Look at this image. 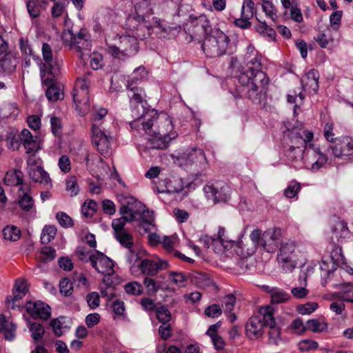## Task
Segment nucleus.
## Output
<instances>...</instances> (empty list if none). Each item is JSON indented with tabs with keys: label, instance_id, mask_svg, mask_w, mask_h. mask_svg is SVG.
<instances>
[{
	"label": "nucleus",
	"instance_id": "14",
	"mask_svg": "<svg viewBox=\"0 0 353 353\" xmlns=\"http://www.w3.org/2000/svg\"><path fill=\"white\" fill-rule=\"evenodd\" d=\"M91 138L92 144L101 154H110L112 137L106 132L105 128L92 125Z\"/></svg>",
	"mask_w": 353,
	"mask_h": 353
},
{
	"label": "nucleus",
	"instance_id": "7",
	"mask_svg": "<svg viewBox=\"0 0 353 353\" xmlns=\"http://www.w3.org/2000/svg\"><path fill=\"white\" fill-rule=\"evenodd\" d=\"M63 43L79 53V58L85 61V57L89 55L91 50L90 35L85 29H81L77 34L70 30L64 31L62 35Z\"/></svg>",
	"mask_w": 353,
	"mask_h": 353
},
{
	"label": "nucleus",
	"instance_id": "36",
	"mask_svg": "<svg viewBox=\"0 0 353 353\" xmlns=\"http://www.w3.org/2000/svg\"><path fill=\"white\" fill-rule=\"evenodd\" d=\"M22 176V172L20 170H14L6 173L4 181L8 185H19L23 182Z\"/></svg>",
	"mask_w": 353,
	"mask_h": 353
},
{
	"label": "nucleus",
	"instance_id": "29",
	"mask_svg": "<svg viewBox=\"0 0 353 353\" xmlns=\"http://www.w3.org/2000/svg\"><path fill=\"white\" fill-rule=\"evenodd\" d=\"M72 97L77 109L84 114L88 110L89 92L85 90L73 91Z\"/></svg>",
	"mask_w": 353,
	"mask_h": 353
},
{
	"label": "nucleus",
	"instance_id": "51",
	"mask_svg": "<svg viewBox=\"0 0 353 353\" xmlns=\"http://www.w3.org/2000/svg\"><path fill=\"white\" fill-rule=\"evenodd\" d=\"M76 254L79 260L83 262L91 263V256L94 255V251L88 250L85 247L79 246L76 250Z\"/></svg>",
	"mask_w": 353,
	"mask_h": 353
},
{
	"label": "nucleus",
	"instance_id": "59",
	"mask_svg": "<svg viewBox=\"0 0 353 353\" xmlns=\"http://www.w3.org/2000/svg\"><path fill=\"white\" fill-rule=\"evenodd\" d=\"M59 288L61 294L64 296H69L72 294V284L68 279L64 278L59 283Z\"/></svg>",
	"mask_w": 353,
	"mask_h": 353
},
{
	"label": "nucleus",
	"instance_id": "18",
	"mask_svg": "<svg viewBox=\"0 0 353 353\" xmlns=\"http://www.w3.org/2000/svg\"><path fill=\"white\" fill-rule=\"evenodd\" d=\"M330 229V240L334 244L342 243L350 236L347 223L338 218L332 221Z\"/></svg>",
	"mask_w": 353,
	"mask_h": 353
},
{
	"label": "nucleus",
	"instance_id": "50",
	"mask_svg": "<svg viewBox=\"0 0 353 353\" xmlns=\"http://www.w3.org/2000/svg\"><path fill=\"white\" fill-rule=\"evenodd\" d=\"M66 190L72 196H76L79 193V189L75 176H70L66 180Z\"/></svg>",
	"mask_w": 353,
	"mask_h": 353
},
{
	"label": "nucleus",
	"instance_id": "37",
	"mask_svg": "<svg viewBox=\"0 0 353 353\" xmlns=\"http://www.w3.org/2000/svg\"><path fill=\"white\" fill-rule=\"evenodd\" d=\"M19 205L24 211H30L34 206V200L32 196L23 190L22 188H19Z\"/></svg>",
	"mask_w": 353,
	"mask_h": 353
},
{
	"label": "nucleus",
	"instance_id": "1",
	"mask_svg": "<svg viewBox=\"0 0 353 353\" xmlns=\"http://www.w3.org/2000/svg\"><path fill=\"white\" fill-rule=\"evenodd\" d=\"M130 125L139 135L150 136L146 143L148 149H165L178 136L174 130L172 119L167 114H159L154 109L148 110L143 117L130 122Z\"/></svg>",
	"mask_w": 353,
	"mask_h": 353
},
{
	"label": "nucleus",
	"instance_id": "4",
	"mask_svg": "<svg viewBox=\"0 0 353 353\" xmlns=\"http://www.w3.org/2000/svg\"><path fill=\"white\" fill-rule=\"evenodd\" d=\"M239 81L243 87L247 88L250 99L253 102L259 101V95L265 94L269 79L263 71L254 72L252 74L242 72L239 76Z\"/></svg>",
	"mask_w": 353,
	"mask_h": 353
},
{
	"label": "nucleus",
	"instance_id": "21",
	"mask_svg": "<svg viewBox=\"0 0 353 353\" xmlns=\"http://www.w3.org/2000/svg\"><path fill=\"white\" fill-rule=\"evenodd\" d=\"M26 309L27 312L34 319L48 320L51 316L50 307L42 301L26 303Z\"/></svg>",
	"mask_w": 353,
	"mask_h": 353
},
{
	"label": "nucleus",
	"instance_id": "24",
	"mask_svg": "<svg viewBox=\"0 0 353 353\" xmlns=\"http://www.w3.org/2000/svg\"><path fill=\"white\" fill-rule=\"evenodd\" d=\"M168 266V263L166 261H154L150 259H143L139 265V268L143 274L154 276L157 274L159 270L165 269Z\"/></svg>",
	"mask_w": 353,
	"mask_h": 353
},
{
	"label": "nucleus",
	"instance_id": "47",
	"mask_svg": "<svg viewBox=\"0 0 353 353\" xmlns=\"http://www.w3.org/2000/svg\"><path fill=\"white\" fill-rule=\"evenodd\" d=\"M97 210V204L95 201L90 200L85 201L81 207V212L85 217H92Z\"/></svg>",
	"mask_w": 353,
	"mask_h": 353
},
{
	"label": "nucleus",
	"instance_id": "8",
	"mask_svg": "<svg viewBox=\"0 0 353 353\" xmlns=\"http://www.w3.org/2000/svg\"><path fill=\"white\" fill-rule=\"evenodd\" d=\"M202 44V49L208 57H217L225 54L229 47V37L219 29L210 31Z\"/></svg>",
	"mask_w": 353,
	"mask_h": 353
},
{
	"label": "nucleus",
	"instance_id": "60",
	"mask_svg": "<svg viewBox=\"0 0 353 353\" xmlns=\"http://www.w3.org/2000/svg\"><path fill=\"white\" fill-rule=\"evenodd\" d=\"M21 144V133L17 136H9L7 139L8 147L12 150H18Z\"/></svg>",
	"mask_w": 353,
	"mask_h": 353
},
{
	"label": "nucleus",
	"instance_id": "5",
	"mask_svg": "<svg viewBox=\"0 0 353 353\" xmlns=\"http://www.w3.org/2000/svg\"><path fill=\"white\" fill-rule=\"evenodd\" d=\"M177 161L181 166L189 169L196 177L202 176L208 166L204 151L198 148H192L181 153L177 157Z\"/></svg>",
	"mask_w": 353,
	"mask_h": 353
},
{
	"label": "nucleus",
	"instance_id": "17",
	"mask_svg": "<svg viewBox=\"0 0 353 353\" xmlns=\"http://www.w3.org/2000/svg\"><path fill=\"white\" fill-rule=\"evenodd\" d=\"M281 238L282 232L280 228H270L262 234V248L268 252H274L283 242Z\"/></svg>",
	"mask_w": 353,
	"mask_h": 353
},
{
	"label": "nucleus",
	"instance_id": "61",
	"mask_svg": "<svg viewBox=\"0 0 353 353\" xmlns=\"http://www.w3.org/2000/svg\"><path fill=\"white\" fill-rule=\"evenodd\" d=\"M318 304L316 303L309 302L305 304L299 305L298 311L301 314H310L316 310Z\"/></svg>",
	"mask_w": 353,
	"mask_h": 353
},
{
	"label": "nucleus",
	"instance_id": "38",
	"mask_svg": "<svg viewBox=\"0 0 353 353\" xmlns=\"http://www.w3.org/2000/svg\"><path fill=\"white\" fill-rule=\"evenodd\" d=\"M53 80L51 83H48L46 85H49L46 92V95L49 101H56L57 100L63 99V92L57 86L52 84Z\"/></svg>",
	"mask_w": 353,
	"mask_h": 353
},
{
	"label": "nucleus",
	"instance_id": "12",
	"mask_svg": "<svg viewBox=\"0 0 353 353\" xmlns=\"http://www.w3.org/2000/svg\"><path fill=\"white\" fill-rule=\"evenodd\" d=\"M91 265L99 273L104 275L103 282L106 285L114 284L111 276L114 274V264L112 261L104 254L94 250V255L91 256Z\"/></svg>",
	"mask_w": 353,
	"mask_h": 353
},
{
	"label": "nucleus",
	"instance_id": "58",
	"mask_svg": "<svg viewBox=\"0 0 353 353\" xmlns=\"http://www.w3.org/2000/svg\"><path fill=\"white\" fill-rule=\"evenodd\" d=\"M236 303V298L234 296L230 294L226 296L223 301L222 307L225 313H229L234 310Z\"/></svg>",
	"mask_w": 353,
	"mask_h": 353
},
{
	"label": "nucleus",
	"instance_id": "55",
	"mask_svg": "<svg viewBox=\"0 0 353 353\" xmlns=\"http://www.w3.org/2000/svg\"><path fill=\"white\" fill-rule=\"evenodd\" d=\"M262 9L265 13L266 16L270 17L272 21H274L276 19V10L271 2L268 1H264L262 5Z\"/></svg>",
	"mask_w": 353,
	"mask_h": 353
},
{
	"label": "nucleus",
	"instance_id": "11",
	"mask_svg": "<svg viewBox=\"0 0 353 353\" xmlns=\"http://www.w3.org/2000/svg\"><path fill=\"white\" fill-rule=\"evenodd\" d=\"M138 49L139 43L136 37L123 35L119 37V46H108L107 51L114 58L122 59L135 55Z\"/></svg>",
	"mask_w": 353,
	"mask_h": 353
},
{
	"label": "nucleus",
	"instance_id": "19",
	"mask_svg": "<svg viewBox=\"0 0 353 353\" xmlns=\"http://www.w3.org/2000/svg\"><path fill=\"white\" fill-rule=\"evenodd\" d=\"M119 213L122 215L121 217L113 219L112 222V227L114 230V234H118L120 232L125 231L124 226L127 222H134L137 211L134 209L130 208L128 203L127 205H123L120 210Z\"/></svg>",
	"mask_w": 353,
	"mask_h": 353
},
{
	"label": "nucleus",
	"instance_id": "30",
	"mask_svg": "<svg viewBox=\"0 0 353 353\" xmlns=\"http://www.w3.org/2000/svg\"><path fill=\"white\" fill-rule=\"evenodd\" d=\"M16 328V325L7 321L3 315L0 316V334L3 333L6 340L11 341L15 339Z\"/></svg>",
	"mask_w": 353,
	"mask_h": 353
},
{
	"label": "nucleus",
	"instance_id": "3",
	"mask_svg": "<svg viewBox=\"0 0 353 353\" xmlns=\"http://www.w3.org/2000/svg\"><path fill=\"white\" fill-rule=\"evenodd\" d=\"M342 261V255L338 253H332L331 256L322 259L320 263L321 284L326 286L331 283L334 288L341 287V291L335 296L343 301L353 303V283H342L337 279L344 271L341 268Z\"/></svg>",
	"mask_w": 353,
	"mask_h": 353
},
{
	"label": "nucleus",
	"instance_id": "42",
	"mask_svg": "<svg viewBox=\"0 0 353 353\" xmlns=\"http://www.w3.org/2000/svg\"><path fill=\"white\" fill-rule=\"evenodd\" d=\"M256 12L255 4L252 0H244L241 10V17L251 19Z\"/></svg>",
	"mask_w": 353,
	"mask_h": 353
},
{
	"label": "nucleus",
	"instance_id": "40",
	"mask_svg": "<svg viewBox=\"0 0 353 353\" xmlns=\"http://www.w3.org/2000/svg\"><path fill=\"white\" fill-rule=\"evenodd\" d=\"M3 235L5 239L10 241H16L21 236L20 229L14 225H7L3 229Z\"/></svg>",
	"mask_w": 353,
	"mask_h": 353
},
{
	"label": "nucleus",
	"instance_id": "32",
	"mask_svg": "<svg viewBox=\"0 0 353 353\" xmlns=\"http://www.w3.org/2000/svg\"><path fill=\"white\" fill-rule=\"evenodd\" d=\"M260 316L262 318V321L264 326H272L276 325L275 319L274 317V309L270 305L261 307L259 311Z\"/></svg>",
	"mask_w": 353,
	"mask_h": 353
},
{
	"label": "nucleus",
	"instance_id": "13",
	"mask_svg": "<svg viewBox=\"0 0 353 353\" xmlns=\"http://www.w3.org/2000/svg\"><path fill=\"white\" fill-rule=\"evenodd\" d=\"M42 55L45 61V72L41 76L43 83L47 85L59 75L60 72V63L53 57L52 51L50 45L44 43L42 46Z\"/></svg>",
	"mask_w": 353,
	"mask_h": 353
},
{
	"label": "nucleus",
	"instance_id": "54",
	"mask_svg": "<svg viewBox=\"0 0 353 353\" xmlns=\"http://www.w3.org/2000/svg\"><path fill=\"white\" fill-rule=\"evenodd\" d=\"M86 302L91 310H95L100 305L99 294L96 292H92L87 294Z\"/></svg>",
	"mask_w": 353,
	"mask_h": 353
},
{
	"label": "nucleus",
	"instance_id": "23",
	"mask_svg": "<svg viewBox=\"0 0 353 353\" xmlns=\"http://www.w3.org/2000/svg\"><path fill=\"white\" fill-rule=\"evenodd\" d=\"M28 292V288L25 281L17 279L14 283L12 296L6 298V304L8 308L16 309L18 305L16 302L22 299Z\"/></svg>",
	"mask_w": 353,
	"mask_h": 353
},
{
	"label": "nucleus",
	"instance_id": "44",
	"mask_svg": "<svg viewBox=\"0 0 353 353\" xmlns=\"http://www.w3.org/2000/svg\"><path fill=\"white\" fill-rule=\"evenodd\" d=\"M57 228L53 225H46L43 228L41 235L42 244H48L56 236Z\"/></svg>",
	"mask_w": 353,
	"mask_h": 353
},
{
	"label": "nucleus",
	"instance_id": "6",
	"mask_svg": "<svg viewBox=\"0 0 353 353\" xmlns=\"http://www.w3.org/2000/svg\"><path fill=\"white\" fill-rule=\"evenodd\" d=\"M299 252L296 241L287 240L281 243L276 256L279 268L285 273L292 272L297 265Z\"/></svg>",
	"mask_w": 353,
	"mask_h": 353
},
{
	"label": "nucleus",
	"instance_id": "25",
	"mask_svg": "<svg viewBox=\"0 0 353 353\" xmlns=\"http://www.w3.org/2000/svg\"><path fill=\"white\" fill-rule=\"evenodd\" d=\"M21 141L26 154H36L40 149L39 138L33 136L28 129H23L21 132Z\"/></svg>",
	"mask_w": 353,
	"mask_h": 353
},
{
	"label": "nucleus",
	"instance_id": "45",
	"mask_svg": "<svg viewBox=\"0 0 353 353\" xmlns=\"http://www.w3.org/2000/svg\"><path fill=\"white\" fill-rule=\"evenodd\" d=\"M256 30L260 34L265 37L274 40L276 37V32L273 28L267 25L265 21H260V23L256 26Z\"/></svg>",
	"mask_w": 353,
	"mask_h": 353
},
{
	"label": "nucleus",
	"instance_id": "31",
	"mask_svg": "<svg viewBox=\"0 0 353 353\" xmlns=\"http://www.w3.org/2000/svg\"><path fill=\"white\" fill-rule=\"evenodd\" d=\"M261 57L259 54H254V56L245 55L244 63L248 68L245 72L252 74L254 72L261 70Z\"/></svg>",
	"mask_w": 353,
	"mask_h": 353
},
{
	"label": "nucleus",
	"instance_id": "64",
	"mask_svg": "<svg viewBox=\"0 0 353 353\" xmlns=\"http://www.w3.org/2000/svg\"><path fill=\"white\" fill-rule=\"evenodd\" d=\"M111 307L112 309L113 312L119 316H123L125 307V304L123 301H121L119 299H117L114 301L112 303Z\"/></svg>",
	"mask_w": 353,
	"mask_h": 353
},
{
	"label": "nucleus",
	"instance_id": "27",
	"mask_svg": "<svg viewBox=\"0 0 353 353\" xmlns=\"http://www.w3.org/2000/svg\"><path fill=\"white\" fill-rule=\"evenodd\" d=\"M190 23L192 27L196 28V33L206 35L211 31L210 21L205 15H199L198 17L190 16Z\"/></svg>",
	"mask_w": 353,
	"mask_h": 353
},
{
	"label": "nucleus",
	"instance_id": "63",
	"mask_svg": "<svg viewBox=\"0 0 353 353\" xmlns=\"http://www.w3.org/2000/svg\"><path fill=\"white\" fill-rule=\"evenodd\" d=\"M56 218L59 224L63 228H69L72 225V219L65 212H58L56 215Z\"/></svg>",
	"mask_w": 353,
	"mask_h": 353
},
{
	"label": "nucleus",
	"instance_id": "49",
	"mask_svg": "<svg viewBox=\"0 0 353 353\" xmlns=\"http://www.w3.org/2000/svg\"><path fill=\"white\" fill-rule=\"evenodd\" d=\"M147 70L145 67L139 66L135 68L131 74V77L128 83H132L134 85L138 81L144 79L147 76Z\"/></svg>",
	"mask_w": 353,
	"mask_h": 353
},
{
	"label": "nucleus",
	"instance_id": "56",
	"mask_svg": "<svg viewBox=\"0 0 353 353\" xmlns=\"http://www.w3.org/2000/svg\"><path fill=\"white\" fill-rule=\"evenodd\" d=\"M125 290L126 293L132 295H139L142 292V286L140 283L136 281L130 282L125 285Z\"/></svg>",
	"mask_w": 353,
	"mask_h": 353
},
{
	"label": "nucleus",
	"instance_id": "43",
	"mask_svg": "<svg viewBox=\"0 0 353 353\" xmlns=\"http://www.w3.org/2000/svg\"><path fill=\"white\" fill-rule=\"evenodd\" d=\"M154 28L157 29V32L161 37H166L172 30V28L167 25L164 20L154 17Z\"/></svg>",
	"mask_w": 353,
	"mask_h": 353
},
{
	"label": "nucleus",
	"instance_id": "62",
	"mask_svg": "<svg viewBox=\"0 0 353 353\" xmlns=\"http://www.w3.org/2000/svg\"><path fill=\"white\" fill-rule=\"evenodd\" d=\"M300 184L297 182H292L285 190L284 194L288 198H294L300 190Z\"/></svg>",
	"mask_w": 353,
	"mask_h": 353
},
{
	"label": "nucleus",
	"instance_id": "9",
	"mask_svg": "<svg viewBox=\"0 0 353 353\" xmlns=\"http://www.w3.org/2000/svg\"><path fill=\"white\" fill-rule=\"evenodd\" d=\"M200 242L203 243L206 248H209L210 245H212L214 248V251L217 253L228 250L233 248L235 244L242 249L245 246L241 239L238 241L230 239L226 235L225 228L222 227H219V228L216 239L208 235H203L200 238Z\"/></svg>",
	"mask_w": 353,
	"mask_h": 353
},
{
	"label": "nucleus",
	"instance_id": "41",
	"mask_svg": "<svg viewBox=\"0 0 353 353\" xmlns=\"http://www.w3.org/2000/svg\"><path fill=\"white\" fill-rule=\"evenodd\" d=\"M268 332L269 345H279L282 341L281 328L276 325L269 327Z\"/></svg>",
	"mask_w": 353,
	"mask_h": 353
},
{
	"label": "nucleus",
	"instance_id": "16",
	"mask_svg": "<svg viewBox=\"0 0 353 353\" xmlns=\"http://www.w3.org/2000/svg\"><path fill=\"white\" fill-rule=\"evenodd\" d=\"M204 191L214 203L226 201L230 194V187L223 181H216L204 187Z\"/></svg>",
	"mask_w": 353,
	"mask_h": 353
},
{
	"label": "nucleus",
	"instance_id": "20",
	"mask_svg": "<svg viewBox=\"0 0 353 353\" xmlns=\"http://www.w3.org/2000/svg\"><path fill=\"white\" fill-rule=\"evenodd\" d=\"M327 153L334 157L343 158L353 154V140L349 137L343 138L336 143L330 145Z\"/></svg>",
	"mask_w": 353,
	"mask_h": 353
},
{
	"label": "nucleus",
	"instance_id": "15",
	"mask_svg": "<svg viewBox=\"0 0 353 353\" xmlns=\"http://www.w3.org/2000/svg\"><path fill=\"white\" fill-rule=\"evenodd\" d=\"M130 200L131 202H128L130 208L135 210L137 213L134 217V221H141L139 225L143 228L145 232H150L154 228L153 212L145 210V206L141 202L135 201L134 198H131Z\"/></svg>",
	"mask_w": 353,
	"mask_h": 353
},
{
	"label": "nucleus",
	"instance_id": "28",
	"mask_svg": "<svg viewBox=\"0 0 353 353\" xmlns=\"http://www.w3.org/2000/svg\"><path fill=\"white\" fill-rule=\"evenodd\" d=\"M29 177L36 183H40L47 187H52V183L49 174L41 166L37 168H30L28 170Z\"/></svg>",
	"mask_w": 353,
	"mask_h": 353
},
{
	"label": "nucleus",
	"instance_id": "46",
	"mask_svg": "<svg viewBox=\"0 0 353 353\" xmlns=\"http://www.w3.org/2000/svg\"><path fill=\"white\" fill-rule=\"evenodd\" d=\"M168 278L171 283L178 287H184L186 284V278L183 272H170Z\"/></svg>",
	"mask_w": 353,
	"mask_h": 353
},
{
	"label": "nucleus",
	"instance_id": "33",
	"mask_svg": "<svg viewBox=\"0 0 353 353\" xmlns=\"http://www.w3.org/2000/svg\"><path fill=\"white\" fill-rule=\"evenodd\" d=\"M3 56L0 57V68L6 72H12L17 65V60L11 54L5 53Z\"/></svg>",
	"mask_w": 353,
	"mask_h": 353
},
{
	"label": "nucleus",
	"instance_id": "34",
	"mask_svg": "<svg viewBox=\"0 0 353 353\" xmlns=\"http://www.w3.org/2000/svg\"><path fill=\"white\" fill-rule=\"evenodd\" d=\"M115 239L120 243V244L129 250V252L133 254L132 247L134 245V241L132 235L127 230L120 232L114 234Z\"/></svg>",
	"mask_w": 353,
	"mask_h": 353
},
{
	"label": "nucleus",
	"instance_id": "57",
	"mask_svg": "<svg viewBox=\"0 0 353 353\" xmlns=\"http://www.w3.org/2000/svg\"><path fill=\"white\" fill-rule=\"evenodd\" d=\"M18 113V110L15 104L10 103L5 105L0 110V114L3 117H15Z\"/></svg>",
	"mask_w": 353,
	"mask_h": 353
},
{
	"label": "nucleus",
	"instance_id": "35",
	"mask_svg": "<svg viewBox=\"0 0 353 353\" xmlns=\"http://www.w3.org/2000/svg\"><path fill=\"white\" fill-rule=\"evenodd\" d=\"M272 303L280 304L287 302L290 295L280 288H272L270 291Z\"/></svg>",
	"mask_w": 353,
	"mask_h": 353
},
{
	"label": "nucleus",
	"instance_id": "22",
	"mask_svg": "<svg viewBox=\"0 0 353 353\" xmlns=\"http://www.w3.org/2000/svg\"><path fill=\"white\" fill-rule=\"evenodd\" d=\"M245 334L251 340H256L263 334V323L260 316H252L245 323Z\"/></svg>",
	"mask_w": 353,
	"mask_h": 353
},
{
	"label": "nucleus",
	"instance_id": "53",
	"mask_svg": "<svg viewBox=\"0 0 353 353\" xmlns=\"http://www.w3.org/2000/svg\"><path fill=\"white\" fill-rule=\"evenodd\" d=\"M107 112L108 111L105 108H100L98 110L94 111L92 114V121L93 122L92 125H97L101 128H104L102 125L101 120L106 116Z\"/></svg>",
	"mask_w": 353,
	"mask_h": 353
},
{
	"label": "nucleus",
	"instance_id": "10",
	"mask_svg": "<svg viewBox=\"0 0 353 353\" xmlns=\"http://www.w3.org/2000/svg\"><path fill=\"white\" fill-rule=\"evenodd\" d=\"M128 96L130 99V110L134 120L143 117L148 112L147 104L145 97V91L139 87L132 85V83H128Z\"/></svg>",
	"mask_w": 353,
	"mask_h": 353
},
{
	"label": "nucleus",
	"instance_id": "52",
	"mask_svg": "<svg viewBox=\"0 0 353 353\" xmlns=\"http://www.w3.org/2000/svg\"><path fill=\"white\" fill-rule=\"evenodd\" d=\"M156 316L159 322L162 324L168 323L171 319V313L165 307H160L156 311Z\"/></svg>",
	"mask_w": 353,
	"mask_h": 353
},
{
	"label": "nucleus",
	"instance_id": "48",
	"mask_svg": "<svg viewBox=\"0 0 353 353\" xmlns=\"http://www.w3.org/2000/svg\"><path fill=\"white\" fill-rule=\"evenodd\" d=\"M327 328V324L319 322L316 319H310L306 322L305 330H310L313 332H320Z\"/></svg>",
	"mask_w": 353,
	"mask_h": 353
},
{
	"label": "nucleus",
	"instance_id": "2",
	"mask_svg": "<svg viewBox=\"0 0 353 353\" xmlns=\"http://www.w3.org/2000/svg\"><path fill=\"white\" fill-rule=\"evenodd\" d=\"M288 131L291 145L285 152L287 158L292 162L300 161L303 159L304 150H306V156L313 157L316 159L312 162L309 157L307 158L308 163H311L310 169L314 172H317L326 163L327 158L319 152V148H312L311 144L307 148V143L313 139V133L305 130L299 123Z\"/></svg>",
	"mask_w": 353,
	"mask_h": 353
},
{
	"label": "nucleus",
	"instance_id": "26",
	"mask_svg": "<svg viewBox=\"0 0 353 353\" xmlns=\"http://www.w3.org/2000/svg\"><path fill=\"white\" fill-rule=\"evenodd\" d=\"M319 74L317 70H311L301 78L303 89L309 93H316L319 90Z\"/></svg>",
	"mask_w": 353,
	"mask_h": 353
},
{
	"label": "nucleus",
	"instance_id": "39",
	"mask_svg": "<svg viewBox=\"0 0 353 353\" xmlns=\"http://www.w3.org/2000/svg\"><path fill=\"white\" fill-rule=\"evenodd\" d=\"M28 328L31 332V336L34 342H38L43 339L45 334V330L42 325L35 322H29Z\"/></svg>",
	"mask_w": 353,
	"mask_h": 353
}]
</instances>
